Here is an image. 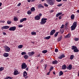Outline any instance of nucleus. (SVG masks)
Wrapping results in <instances>:
<instances>
[{
  "instance_id": "f257e3e1",
  "label": "nucleus",
  "mask_w": 79,
  "mask_h": 79,
  "mask_svg": "<svg viewBox=\"0 0 79 79\" xmlns=\"http://www.w3.org/2000/svg\"><path fill=\"white\" fill-rule=\"evenodd\" d=\"M47 2L49 5L52 6L55 4V0H47Z\"/></svg>"
},
{
  "instance_id": "f03ea898",
  "label": "nucleus",
  "mask_w": 79,
  "mask_h": 79,
  "mask_svg": "<svg viewBox=\"0 0 79 79\" xmlns=\"http://www.w3.org/2000/svg\"><path fill=\"white\" fill-rule=\"evenodd\" d=\"M76 27H77V22H75L71 27V31H74V30H75V29H76Z\"/></svg>"
},
{
  "instance_id": "7ed1b4c3",
  "label": "nucleus",
  "mask_w": 79,
  "mask_h": 79,
  "mask_svg": "<svg viewBox=\"0 0 79 79\" xmlns=\"http://www.w3.org/2000/svg\"><path fill=\"white\" fill-rule=\"evenodd\" d=\"M3 48H5L4 50L6 52H9L10 51V48H9V47L5 45L3 46Z\"/></svg>"
},
{
  "instance_id": "20e7f679",
  "label": "nucleus",
  "mask_w": 79,
  "mask_h": 79,
  "mask_svg": "<svg viewBox=\"0 0 79 79\" xmlns=\"http://www.w3.org/2000/svg\"><path fill=\"white\" fill-rule=\"evenodd\" d=\"M21 69H26L27 68V66L25 63H22V64L21 65Z\"/></svg>"
},
{
  "instance_id": "39448f33",
  "label": "nucleus",
  "mask_w": 79,
  "mask_h": 79,
  "mask_svg": "<svg viewBox=\"0 0 79 79\" xmlns=\"http://www.w3.org/2000/svg\"><path fill=\"white\" fill-rule=\"evenodd\" d=\"M16 27H12L9 28V30L10 31H15L16 30Z\"/></svg>"
},
{
  "instance_id": "423d86ee",
  "label": "nucleus",
  "mask_w": 79,
  "mask_h": 79,
  "mask_svg": "<svg viewBox=\"0 0 79 79\" xmlns=\"http://www.w3.org/2000/svg\"><path fill=\"white\" fill-rule=\"evenodd\" d=\"M9 28H10L9 26H3L1 28V29L2 30H3V29H9Z\"/></svg>"
},
{
  "instance_id": "0eeeda50",
  "label": "nucleus",
  "mask_w": 79,
  "mask_h": 79,
  "mask_svg": "<svg viewBox=\"0 0 79 79\" xmlns=\"http://www.w3.org/2000/svg\"><path fill=\"white\" fill-rule=\"evenodd\" d=\"M56 30L55 29L53 30L50 32V35H53L54 33H55Z\"/></svg>"
},
{
  "instance_id": "6e6552de",
  "label": "nucleus",
  "mask_w": 79,
  "mask_h": 79,
  "mask_svg": "<svg viewBox=\"0 0 79 79\" xmlns=\"http://www.w3.org/2000/svg\"><path fill=\"white\" fill-rule=\"evenodd\" d=\"M37 7L39 9H41L42 8H44V7L43 6V5L42 4H40L38 5Z\"/></svg>"
},
{
  "instance_id": "1a4fd4ad",
  "label": "nucleus",
  "mask_w": 79,
  "mask_h": 79,
  "mask_svg": "<svg viewBox=\"0 0 79 79\" xmlns=\"http://www.w3.org/2000/svg\"><path fill=\"white\" fill-rule=\"evenodd\" d=\"M35 20H39L40 19V17L39 15H36L35 17Z\"/></svg>"
},
{
  "instance_id": "9d476101",
  "label": "nucleus",
  "mask_w": 79,
  "mask_h": 79,
  "mask_svg": "<svg viewBox=\"0 0 79 79\" xmlns=\"http://www.w3.org/2000/svg\"><path fill=\"white\" fill-rule=\"evenodd\" d=\"M27 20V19L26 18H24L21 19L20 21V23H23V21H26Z\"/></svg>"
},
{
  "instance_id": "9b49d317",
  "label": "nucleus",
  "mask_w": 79,
  "mask_h": 79,
  "mask_svg": "<svg viewBox=\"0 0 79 79\" xmlns=\"http://www.w3.org/2000/svg\"><path fill=\"white\" fill-rule=\"evenodd\" d=\"M64 57H65V56H64V54H63L59 57L58 58V59H62V58H64Z\"/></svg>"
},
{
  "instance_id": "f8f14e48",
  "label": "nucleus",
  "mask_w": 79,
  "mask_h": 79,
  "mask_svg": "<svg viewBox=\"0 0 79 79\" xmlns=\"http://www.w3.org/2000/svg\"><path fill=\"white\" fill-rule=\"evenodd\" d=\"M28 55H29V56H33V55H34V52H29L28 53Z\"/></svg>"
},
{
  "instance_id": "ddd939ff",
  "label": "nucleus",
  "mask_w": 79,
  "mask_h": 79,
  "mask_svg": "<svg viewBox=\"0 0 79 79\" xmlns=\"http://www.w3.org/2000/svg\"><path fill=\"white\" fill-rule=\"evenodd\" d=\"M3 56L4 57H8L9 56V54L8 53H5L3 54Z\"/></svg>"
},
{
  "instance_id": "4468645a",
  "label": "nucleus",
  "mask_w": 79,
  "mask_h": 79,
  "mask_svg": "<svg viewBox=\"0 0 79 79\" xmlns=\"http://www.w3.org/2000/svg\"><path fill=\"white\" fill-rule=\"evenodd\" d=\"M46 23H47V21H44L41 20V21L40 23L41 25H42V24H45Z\"/></svg>"
},
{
  "instance_id": "2eb2a0df",
  "label": "nucleus",
  "mask_w": 79,
  "mask_h": 79,
  "mask_svg": "<svg viewBox=\"0 0 79 79\" xmlns=\"http://www.w3.org/2000/svg\"><path fill=\"white\" fill-rule=\"evenodd\" d=\"M23 74V76L24 77H26V76L27 75V72L26 71H25L24 72Z\"/></svg>"
},
{
  "instance_id": "dca6fc26",
  "label": "nucleus",
  "mask_w": 79,
  "mask_h": 79,
  "mask_svg": "<svg viewBox=\"0 0 79 79\" xmlns=\"http://www.w3.org/2000/svg\"><path fill=\"white\" fill-rule=\"evenodd\" d=\"M62 37H63V36H61L60 37L58 38V39H57L58 42H60L61 40V39H62Z\"/></svg>"
},
{
  "instance_id": "f3484780",
  "label": "nucleus",
  "mask_w": 79,
  "mask_h": 79,
  "mask_svg": "<svg viewBox=\"0 0 79 79\" xmlns=\"http://www.w3.org/2000/svg\"><path fill=\"white\" fill-rule=\"evenodd\" d=\"M66 65L64 64V65H62V69H66Z\"/></svg>"
},
{
  "instance_id": "a211bd4d",
  "label": "nucleus",
  "mask_w": 79,
  "mask_h": 79,
  "mask_svg": "<svg viewBox=\"0 0 79 79\" xmlns=\"http://www.w3.org/2000/svg\"><path fill=\"white\" fill-rule=\"evenodd\" d=\"M14 75H17L18 74V71L17 70H15L14 72Z\"/></svg>"
},
{
  "instance_id": "6ab92c4d",
  "label": "nucleus",
  "mask_w": 79,
  "mask_h": 79,
  "mask_svg": "<svg viewBox=\"0 0 79 79\" xmlns=\"http://www.w3.org/2000/svg\"><path fill=\"white\" fill-rule=\"evenodd\" d=\"M52 63L53 64H57V63H58V61H57L56 60H55L52 62Z\"/></svg>"
},
{
  "instance_id": "aec40b11",
  "label": "nucleus",
  "mask_w": 79,
  "mask_h": 79,
  "mask_svg": "<svg viewBox=\"0 0 79 79\" xmlns=\"http://www.w3.org/2000/svg\"><path fill=\"white\" fill-rule=\"evenodd\" d=\"M74 17H75V16H74V14L72 15L71 16V19H74Z\"/></svg>"
},
{
  "instance_id": "412c9836",
  "label": "nucleus",
  "mask_w": 79,
  "mask_h": 79,
  "mask_svg": "<svg viewBox=\"0 0 79 79\" xmlns=\"http://www.w3.org/2000/svg\"><path fill=\"white\" fill-rule=\"evenodd\" d=\"M61 14H62V12H59V13H58V14H56V17H58L59 16H60V15H61Z\"/></svg>"
},
{
  "instance_id": "4be33fe9",
  "label": "nucleus",
  "mask_w": 79,
  "mask_h": 79,
  "mask_svg": "<svg viewBox=\"0 0 79 79\" xmlns=\"http://www.w3.org/2000/svg\"><path fill=\"white\" fill-rule=\"evenodd\" d=\"M74 57V56L73 55H71L70 58V59L71 60H73Z\"/></svg>"
},
{
  "instance_id": "5701e85b",
  "label": "nucleus",
  "mask_w": 79,
  "mask_h": 79,
  "mask_svg": "<svg viewBox=\"0 0 79 79\" xmlns=\"http://www.w3.org/2000/svg\"><path fill=\"white\" fill-rule=\"evenodd\" d=\"M35 10L34 7H32L31 9V11H32V12H33V11H35Z\"/></svg>"
},
{
  "instance_id": "b1692460",
  "label": "nucleus",
  "mask_w": 79,
  "mask_h": 79,
  "mask_svg": "<svg viewBox=\"0 0 79 79\" xmlns=\"http://www.w3.org/2000/svg\"><path fill=\"white\" fill-rule=\"evenodd\" d=\"M63 74V72L62 71H60L59 72V76H62Z\"/></svg>"
},
{
  "instance_id": "393cba45",
  "label": "nucleus",
  "mask_w": 79,
  "mask_h": 79,
  "mask_svg": "<svg viewBox=\"0 0 79 79\" xmlns=\"http://www.w3.org/2000/svg\"><path fill=\"white\" fill-rule=\"evenodd\" d=\"M72 50H75L77 48V47L76 46H73L72 47Z\"/></svg>"
},
{
  "instance_id": "a878e982",
  "label": "nucleus",
  "mask_w": 79,
  "mask_h": 79,
  "mask_svg": "<svg viewBox=\"0 0 79 79\" xmlns=\"http://www.w3.org/2000/svg\"><path fill=\"white\" fill-rule=\"evenodd\" d=\"M68 22H66L65 23V24L64 25V27L65 29H66V28H67V27L68 26Z\"/></svg>"
},
{
  "instance_id": "bb28decb",
  "label": "nucleus",
  "mask_w": 79,
  "mask_h": 79,
  "mask_svg": "<svg viewBox=\"0 0 79 79\" xmlns=\"http://www.w3.org/2000/svg\"><path fill=\"white\" fill-rule=\"evenodd\" d=\"M51 37V36H48L44 38V39H48H48H49Z\"/></svg>"
},
{
  "instance_id": "cd10ccee",
  "label": "nucleus",
  "mask_w": 79,
  "mask_h": 79,
  "mask_svg": "<svg viewBox=\"0 0 79 79\" xmlns=\"http://www.w3.org/2000/svg\"><path fill=\"white\" fill-rule=\"evenodd\" d=\"M69 33L67 35L64 36V38L66 39V38H69Z\"/></svg>"
},
{
  "instance_id": "c85d7f7f",
  "label": "nucleus",
  "mask_w": 79,
  "mask_h": 79,
  "mask_svg": "<svg viewBox=\"0 0 79 79\" xmlns=\"http://www.w3.org/2000/svg\"><path fill=\"white\" fill-rule=\"evenodd\" d=\"M58 33H59V32H56V33L54 34V36L55 37H57L58 34Z\"/></svg>"
},
{
  "instance_id": "c756f323",
  "label": "nucleus",
  "mask_w": 79,
  "mask_h": 79,
  "mask_svg": "<svg viewBox=\"0 0 79 79\" xmlns=\"http://www.w3.org/2000/svg\"><path fill=\"white\" fill-rule=\"evenodd\" d=\"M28 57L29 56L27 55H25L24 56V58H25V59H27Z\"/></svg>"
},
{
  "instance_id": "7c9ffc66",
  "label": "nucleus",
  "mask_w": 79,
  "mask_h": 79,
  "mask_svg": "<svg viewBox=\"0 0 79 79\" xmlns=\"http://www.w3.org/2000/svg\"><path fill=\"white\" fill-rule=\"evenodd\" d=\"M31 34L33 35H36V32L34 31L31 32Z\"/></svg>"
},
{
  "instance_id": "2f4dec72",
  "label": "nucleus",
  "mask_w": 79,
  "mask_h": 79,
  "mask_svg": "<svg viewBox=\"0 0 79 79\" xmlns=\"http://www.w3.org/2000/svg\"><path fill=\"white\" fill-rule=\"evenodd\" d=\"M73 52H79V50L77 48L75 49H74L73 50Z\"/></svg>"
},
{
  "instance_id": "473e14b6",
  "label": "nucleus",
  "mask_w": 79,
  "mask_h": 79,
  "mask_svg": "<svg viewBox=\"0 0 79 79\" xmlns=\"http://www.w3.org/2000/svg\"><path fill=\"white\" fill-rule=\"evenodd\" d=\"M27 13L28 15H31L32 13V12L31 10H28L27 11Z\"/></svg>"
},
{
  "instance_id": "72a5a7b5",
  "label": "nucleus",
  "mask_w": 79,
  "mask_h": 79,
  "mask_svg": "<svg viewBox=\"0 0 79 79\" xmlns=\"http://www.w3.org/2000/svg\"><path fill=\"white\" fill-rule=\"evenodd\" d=\"M23 47V46L22 45H19L18 46L19 48H22Z\"/></svg>"
},
{
  "instance_id": "f704fd0d",
  "label": "nucleus",
  "mask_w": 79,
  "mask_h": 79,
  "mask_svg": "<svg viewBox=\"0 0 79 79\" xmlns=\"http://www.w3.org/2000/svg\"><path fill=\"white\" fill-rule=\"evenodd\" d=\"M11 23V22L10 20H8L7 21V24H10Z\"/></svg>"
},
{
  "instance_id": "c9c22d12",
  "label": "nucleus",
  "mask_w": 79,
  "mask_h": 79,
  "mask_svg": "<svg viewBox=\"0 0 79 79\" xmlns=\"http://www.w3.org/2000/svg\"><path fill=\"white\" fill-rule=\"evenodd\" d=\"M41 20L42 21H46L47 20V18H43Z\"/></svg>"
},
{
  "instance_id": "e433bc0d",
  "label": "nucleus",
  "mask_w": 79,
  "mask_h": 79,
  "mask_svg": "<svg viewBox=\"0 0 79 79\" xmlns=\"http://www.w3.org/2000/svg\"><path fill=\"white\" fill-rule=\"evenodd\" d=\"M3 69H4V67H1L0 68V72L2 71L3 70Z\"/></svg>"
},
{
  "instance_id": "4c0bfd02",
  "label": "nucleus",
  "mask_w": 79,
  "mask_h": 79,
  "mask_svg": "<svg viewBox=\"0 0 79 79\" xmlns=\"http://www.w3.org/2000/svg\"><path fill=\"white\" fill-rule=\"evenodd\" d=\"M47 52V50H44L42 51V53H46Z\"/></svg>"
},
{
  "instance_id": "58836bf2",
  "label": "nucleus",
  "mask_w": 79,
  "mask_h": 79,
  "mask_svg": "<svg viewBox=\"0 0 79 79\" xmlns=\"http://www.w3.org/2000/svg\"><path fill=\"white\" fill-rule=\"evenodd\" d=\"M14 21H18V19L16 17H15L14 19Z\"/></svg>"
},
{
  "instance_id": "ea45409f",
  "label": "nucleus",
  "mask_w": 79,
  "mask_h": 79,
  "mask_svg": "<svg viewBox=\"0 0 79 79\" xmlns=\"http://www.w3.org/2000/svg\"><path fill=\"white\" fill-rule=\"evenodd\" d=\"M21 55H26V52H23L21 53Z\"/></svg>"
},
{
  "instance_id": "a19ab883",
  "label": "nucleus",
  "mask_w": 79,
  "mask_h": 79,
  "mask_svg": "<svg viewBox=\"0 0 79 79\" xmlns=\"http://www.w3.org/2000/svg\"><path fill=\"white\" fill-rule=\"evenodd\" d=\"M74 40H75V41H78V40H79V38H74Z\"/></svg>"
},
{
  "instance_id": "79ce46f5",
  "label": "nucleus",
  "mask_w": 79,
  "mask_h": 79,
  "mask_svg": "<svg viewBox=\"0 0 79 79\" xmlns=\"http://www.w3.org/2000/svg\"><path fill=\"white\" fill-rule=\"evenodd\" d=\"M72 69V65L70 64L69 65V70H71V69Z\"/></svg>"
},
{
  "instance_id": "37998d69",
  "label": "nucleus",
  "mask_w": 79,
  "mask_h": 79,
  "mask_svg": "<svg viewBox=\"0 0 79 79\" xmlns=\"http://www.w3.org/2000/svg\"><path fill=\"white\" fill-rule=\"evenodd\" d=\"M47 64H45L44 65V70H46V69L47 68Z\"/></svg>"
},
{
  "instance_id": "c03bdc74",
  "label": "nucleus",
  "mask_w": 79,
  "mask_h": 79,
  "mask_svg": "<svg viewBox=\"0 0 79 79\" xmlns=\"http://www.w3.org/2000/svg\"><path fill=\"white\" fill-rule=\"evenodd\" d=\"M53 67H51L50 68V71H52V70H53Z\"/></svg>"
},
{
  "instance_id": "a18cd8bd",
  "label": "nucleus",
  "mask_w": 79,
  "mask_h": 79,
  "mask_svg": "<svg viewBox=\"0 0 79 79\" xmlns=\"http://www.w3.org/2000/svg\"><path fill=\"white\" fill-rule=\"evenodd\" d=\"M18 27H23V26L22 25H18Z\"/></svg>"
},
{
  "instance_id": "49530a36",
  "label": "nucleus",
  "mask_w": 79,
  "mask_h": 79,
  "mask_svg": "<svg viewBox=\"0 0 79 79\" xmlns=\"http://www.w3.org/2000/svg\"><path fill=\"white\" fill-rule=\"evenodd\" d=\"M64 25L63 24H62L61 26L60 27V29H63V28H64Z\"/></svg>"
},
{
  "instance_id": "de8ad7c7",
  "label": "nucleus",
  "mask_w": 79,
  "mask_h": 79,
  "mask_svg": "<svg viewBox=\"0 0 79 79\" xmlns=\"http://www.w3.org/2000/svg\"><path fill=\"white\" fill-rule=\"evenodd\" d=\"M57 6H62V4H59L57 5Z\"/></svg>"
},
{
  "instance_id": "09e8293b",
  "label": "nucleus",
  "mask_w": 79,
  "mask_h": 79,
  "mask_svg": "<svg viewBox=\"0 0 79 79\" xmlns=\"http://www.w3.org/2000/svg\"><path fill=\"white\" fill-rule=\"evenodd\" d=\"M55 52H58V49L57 48H56L55 49Z\"/></svg>"
},
{
  "instance_id": "8fccbe9b",
  "label": "nucleus",
  "mask_w": 79,
  "mask_h": 79,
  "mask_svg": "<svg viewBox=\"0 0 79 79\" xmlns=\"http://www.w3.org/2000/svg\"><path fill=\"white\" fill-rule=\"evenodd\" d=\"M44 5L45 6H46V7L48 6V5L47 4H46V3H44Z\"/></svg>"
},
{
  "instance_id": "3c124183",
  "label": "nucleus",
  "mask_w": 79,
  "mask_h": 79,
  "mask_svg": "<svg viewBox=\"0 0 79 79\" xmlns=\"http://www.w3.org/2000/svg\"><path fill=\"white\" fill-rule=\"evenodd\" d=\"M21 3H19L17 5V6H21Z\"/></svg>"
},
{
  "instance_id": "603ef678",
  "label": "nucleus",
  "mask_w": 79,
  "mask_h": 79,
  "mask_svg": "<svg viewBox=\"0 0 79 79\" xmlns=\"http://www.w3.org/2000/svg\"><path fill=\"white\" fill-rule=\"evenodd\" d=\"M3 34L4 35H6V33L5 32H3Z\"/></svg>"
},
{
  "instance_id": "864d4df0",
  "label": "nucleus",
  "mask_w": 79,
  "mask_h": 79,
  "mask_svg": "<svg viewBox=\"0 0 79 79\" xmlns=\"http://www.w3.org/2000/svg\"><path fill=\"white\" fill-rule=\"evenodd\" d=\"M8 79H13V78L10 77V76H8Z\"/></svg>"
},
{
  "instance_id": "5fc2aeb1",
  "label": "nucleus",
  "mask_w": 79,
  "mask_h": 79,
  "mask_svg": "<svg viewBox=\"0 0 79 79\" xmlns=\"http://www.w3.org/2000/svg\"><path fill=\"white\" fill-rule=\"evenodd\" d=\"M62 18H61V16H59V19H60V20Z\"/></svg>"
},
{
  "instance_id": "6e6d98bb",
  "label": "nucleus",
  "mask_w": 79,
  "mask_h": 79,
  "mask_svg": "<svg viewBox=\"0 0 79 79\" xmlns=\"http://www.w3.org/2000/svg\"><path fill=\"white\" fill-rule=\"evenodd\" d=\"M57 2H60L62 0H56Z\"/></svg>"
},
{
  "instance_id": "4d7b16f0",
  "label": "nucleus",
  "mask_w": 79,
  "mask_h": 79,
  "mask_svg": "<svg viewBox=\"0 0 79 79\" xmlns=\"http://www.w3.org/2000/svg\"><path fill=\"white\" fill-rule=\"evenodd\" d=\"M42 14L40 13L39 14V16L40 17V16H42Z\"/></svg>"
},
{
  "instance_id": "13d9d810",
  "label": "nucleus",
  "mask_w": 79,
  "mask_h": 79,
  "mask_svg": "<svg viewBox=\"0 0 79 79\" xmlns=\"http://www.w3.org/2000/svg\"><path fill=\"white\" fill-rule=\"evenodd\" d=\"M50 71H49L48 73H47V75H50Z\"/></svg>"
},
{
  "instance_id": "bf43d9fd",
  "label": "nucleus",
  "mask_w": 79,
  "mask_h": 79,
  "mask_svg": "<svg viewBox=\"0 0 79 79\" xmlns=\"http://www.w3.org/2000/svg\"><path fill=\"white\" fill-rule=\"evenodd\" d=\"M26 71H28L29 70V67L27 68L26 69Z\"/></svg>"
},
{
  "instance_id": "052dcab7",
  "label": "nucleus",
  "mask_w": 79,
  "mask_h": 79,
  "mask_svg": "<svg viewBox=\"0 0 79 79\" xmlns=\"http://www.w3.org/2000/svg\"><path fill=\"white\" fill-rule=\"evenodd\" d=\"M28 76H26L25 77V79H27V78H28Z\"/></svg>"
},
{
  "instance_id": "680f3d73",
  "label": "nucleus",
  "mask_w": 79,
  "mask_h": 79,
  "mask_svg": "<svg viewBox=\"0 0 79 79\" xmlns=\"http://www.w3.org/2000/svg\"><path fill=\"white\" fill-rule=\"evenodd\" d=\"M2 3L0 2V7H1V6H2Z\"/></svg>"
},
{
  "instance_id": "e2e57ef3",
  "label": "nucleus",
  "mask_w": 79,
  "mask_h": 79,
  "mask_svg": "<svg viewBox=\"0 0 79 79\" xmlns=\"http://www.w3.org/2000/svg\"><path fill=\"white\" fill-rule=\"evenodd\" d=\"M2 23H5V21L2 20Z\"/></svg>"
},
{
  "instance_id": "0e129e2a",
  "label": "nucleus",
  "mask_w": 79,
  "mask_h": 79,
  "mask_svg": "<svg viewBox=\"0 0 79 79\" xmlns=\"http://www.w3.org/2000/svg\"><path fill=\"white\" fill-rule=\"evenodd\" d=\"M4 79H8V77H7L6 78H5Z\"/></svg>"
},
{
  "instance_id": "69168bd1",
  "label": "nucleus",
  "mask_w": 79,
  "mask_h": 79,
  "mask_svg": "<svg viewBox=\"0 0 79 79\" xmlns=\"http://www.w3.org/2000/svg\"><path fill=\"white\" fill-rule=\"evenodd\" d=\"M28 2H31V0H28Z\"/></svg>"
},
{
  "instance_id": "338daca9",
  "label": "nucleus",
  "mask_w": 79,
  "mask_h": 79,
  "mask_svg": "<svg viewBox=\"0 0 79 79\" xmlns=\"http://www.w3.org/2000/svg\"><path fill=\"white\" fill-rule=\"evenodd\" d=\"M78 76H79V71L78 73Z\"/></svg>"
},
{
  "instance_id": "774afa93",
  "label": "nucleus",
  "mask_w": 79,
  "mask_h": 79,
  "mask_svg": "<svg viewBox=\"0 0 79 79\" xmlns=\"http://www.w3.org/2000/svg\"><path fill=\"white\" fill-rule=\"evenodd\" d=\"M77 13H79V10H77Z\"/></svg>"
}]
</instances>
